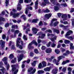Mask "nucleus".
Segmentation results:
<instances>
[{
  "label": "nucleus",
  "instance_id": "obj_1",
  "mask_svg": "<svg viewBox=\"0 0 74 74\" xmlns=\"http://www.w3.org/2000/svg\"><path fill=\"white\" fill-rule=\"evenodd\" d=\"M33 44H35V45H36V46L37 45V42L36 41V40H33L31 43L29 44L28 48L29 49H33V48H34V47H33L32 46V45Z\"/></svg>",
  "mask_w": 74,
  "mask_h": 74
},
{
  "label": "nucleus",
  "instance_id": "obj_2",
  "mask_svg": "<svg viewBox=\"0 0 74 74\" xmlns=\"http://www.w3.org/2000/svg\"><path fill=\"white\" fill-rule=\"evenodd\" d=\"M47 36H48V37H49V36H51V37H52L51 38H50V39L53 42V41H55V40H56L57 38V36H54V35L52 34H48Z\"/></svg>",
  "mask_w": 74,
  "mask_h": 74
},
{
  "label": "nucleus",
  "instance_id": "obj_3",
  "mask_svg": "<svg viewBox=\"0 0 74 74\" xmlns=\"http://www.w3.org/2000/svg\"><path fill=\"white\" fill-rule=\"evenodd\" d=\"M57 21V19L56 18H53L51 21V23H50V26H54V27H56L57 26V25L59 24V22L57 21L53 23V22H54V21Z\"/></svg>",
  "mask_w": 74,
  "mask_h": 74
},
{
  "label": "nucleus",
  "instance_id": "obj_4",
  "mask_svg": "<svg viewBox=\"0 0 74 74\" xmlns=\"http://www.w3.org/2000/svg\"><path fill=\"white\" fill-rule=\"evenodd\" d=\"M16 66V65L13 64L11 65V67H12V71H14V74H16L18 72V69H16L15 67Z\"/></svg>",
  "mask_w": 74,
  "mask_h": 74
},
{
  "label": "nucleus",
  "instance_id": "obj_5",
  "mask_svg": "<svg viewBox=\"0 0 74 74\" xmlns=\"http://www.w3.org/2000/svg\"><path fill=\"white\" fill-rule=\"evenodd\" d=\"M2 60L4 62V64L5 65H7V70H8L9 67H10V66L9 64H7V58L6 57H5L2 59Z\"/></svg>",
  "mask_w": 74,
  "mask_h": 74
},
{
  "label": "nucleus",
  "instance_id": "obj_6",
  "mask_svg": "<svg viewBox=\"0 0 74 74\" xmlns=\"http://www.w3.org/2000/svg\"><path fill=\"white\" fill-rule=\"evenodd\" d=\"M23 13V12H22L20 13H18L16 14L14 13L13 14V13H12V12H11L10 14V16L13 15V18H16V17H18V16H19V14H22Z\"/></svg>",
  "mask_w": 74,
  "mask_h": 74
},
{
  "label": "nucleus",
  "instance_id": "obj_7",
  "mask_svg": "<svg viewBox=\"0 0 74 74\" xmlns=\"http://www.w3.org/2000/svg\"><path fill=\"white\" fill-rule=\"evenodd\" d=\"M49 0H44V2H43L41 4L42 7L45 6V5H47V4H50L51 3L49 2Z\"/></svg>",
  "mask_w": 74,
  "mask_h": 74
},
{
  "label": "nucleus",
  "instance_id": "obj_8",
  "mask_svg": "<svg viewBox=\"0 0 74 74\" xmlns=\"http://www.w3.org/2000/svg\"><path fill=\"white\" fill-rule=\"evenodd\" d=\"M37 36H39L38 38H43L45 36V34H43V33L42 32H39L37 34Z\"/></svg>",
  "mask_w": 74,
  "mask_h": 74
},
{
  "label": "nucleus",
  "instance_id": "obj_9",
  "mask_svg": "<svg viewBox=\"0 0 74 74\" xmlns=\"http://www.w3.org/2000/svg\"><path fill=\"white\" fill-rule=\"evenodd\" d=\"M65 57L63 56H59L58 57V60L55 63L56 65H59V63H58V62H59L60 61V60H61V59H63V58H64Z\"/></svg>",
  "mask_w": 74,
  "mask_h": 74
},
{
  "label": "nucleus",
  "instance_id": "obj_10",
  "mask_svg": "<svg viewBox=\"0 0 74 74\" xmlns=\"http://www.w3.org/2000/svg\"><path fill=\"white\" fill-rule=\"evenodd\" d=\"M27 6L28 7V8H26L25 13L26 14V15H27L28 10H33V8L31 6H30V5H27Z\"/></svg>",
  "mask_w": 74,
  "mask_h": 74
},
{
  "label": "nucleus",
  "instance_id": "obj_11",
  "mask_svg": "<svg viewBox=\"0 0 74 74\" xmlns=\"http://www.w3.org/2000/svg\"><path fill=\"white\" fill-rule=\"evenodd\" d=\"M56 5L57 6H54V10L55 11H58V10H59V7H60V5L59 3L57 2L56 3Z\"/></svg>",
  "mask_w": 74,
  "mask_h": 74
},
{
  "label": "nucleus",
  "instance_id": "obj_12",
  "mask_svg": "<svg viewBox=\"0 0 74 74\" xmlns=\"http://www.w3.org/2000/svg\"><path fill=\"white\" fill-rule=\"evenodd\" d=\"M20 44V42H19V41L18 40L16 41V46L17 47H19V48L20 49H22L23 48V47H22V46H21V45H19V44Z\"/></svg>",
  "mask_w": 74,
  "mask_h": 74
},
{
  "label": "nucleus",
  "instance_id": "obj_13",
  "mask_svg": "<svg viewBox=\"0 0 74 74\" xmlns=\"http://www.w3.org/2000/svg\"><path fill=\"white\" fill-rule=\"evenodd\" d=\"M67 15L66 14H62V18H64L63 19V21H66L67 20Z\"/></svg>",
  "mask_w": 74,
  "mask_h": 74
},
{
  "label": "nucleus",
  "instance_id": "obj_14",
  "mask_svg": "<svg viewBox=\"0 0 74 74\" xmlns=\"http://www.w3.org/2000/svg\"><path fill=\"white\" fill-rule=\"evenodd\" d=\"M23 57V54H21L19 57H18V62H20L21 60L22 59Z\"/></svg>",
  "mask_w": 74,
  "mask_h": 74
},
{
  "label": "nucleus",
  "instance_id": "obj_15",
  "mask_svg": "<svg viewBox=\"0 0 74 74\" xmlns=\"http://www.w3.org/2000/svg\"><path fill=\"white\" fill-rule=\"evenodd\" d=\"M32 30L34 34H36L38 31V29L36 28H33L32 29Z\"/></svg>",
  "mask_w": 74,
  "mask_h": 74
},
{
  "label": "nucleus",
  "instance_id": "obj_16",
  "mask_svg": "<svg viewBox=\"0 0 74 74\" xmlns=\"http://www.w3.org/2000/svg\"><path fill=\"white\" fill-rule=\"evenodd\" d=\"M52 16V14L51 13L49 14H46L45 15V17L47 18V19H49L50 17H51Z\"/></svg>",
  "mask_w": 74,
  "mask_h": 74
},
{
  "label": "nucleus",
  "instance_id": "obj_17",
  "mask_svg": "<svg viewBox=\"0 0 74 74\" xmlns=\"http://www.w3.org/2000/svg\"><path fill=\"white\" fill-rule=\"evenodd\" d=\"M21 4L18 3L17 5V10L18 11H21Z\"/></svg>",
  "mask_w": 74,
  "mask_h": 74
},
{
  "label": "nucleus",
  "instance_id": "obj_18",
  "mask_svg": "<svg viewBox=\"0 0 74 74\" xmlns=\"http://www.w3.org/2000/svg\"><path fill=\"white\" fill-rule=\"evenodd\" d=\"M70 33H73V31L71 30L69 31L66 34L65 37H67L68 36H70Z\"/></svg>",
  "mask_w": 74,
  "mask_h": 74
},
{
  "label": "nucleus",
  "instance_id": "obj_19",
  "mask_svg": "<svg viewBox=\"0 0 74 74\" xmlns=\"http://www.w3.org/2000/svg\"><path fill=\"white\" fill-rule=\"evenodd\" d=\"M52 30L54 32H55L57 34H59V33H60V31H59V30L53 28L52 29Z\"/></svg>",
  "mask_w": 74,
  "mask_h": 74
},
{
  "label": "nucleus",
  "instance_id": "obj_20",
  "mask_svg": "<svg viewBox=\"0 0 74 74\" xmlns=\"http://www.w3.org/2000/svg\"><path fill=\"white\" fill-rule=\"evenodd\" d=\"M52 52V49L51 48L47 49L46 50V52L47 53H49Z\"/></svg>",
  "mask_w": 74,
  "mask_h": 74
},
{
  "label": "nucleus",
  "instance_id": "obj_21",
  "mask_svg": "<svg viewBox=\"0 0 74 74\" xmlns=\"http://www.w3.org/2000/svg\"><path fill=\"white\" fill-rule=\"evenodd\" d=\"M55 58V57L54 56H51L50 58H46V60H48L50 61V62H52V59H54Z\"/></svg>",
  "mask_w": 74,
  "mask_h": 74
},
{
  "label": "nucleus",
  "instance_id": "obj_22",
  "mask_svg": "<svg viewBox=\"0 0 74 74\" xmlns=\"http://www.w3.org/2000/svg\"><path fill=\"white\" fill-rule=\"evenodd\" d=\"M1 47L2 48H3L5 47V42L3 41L2 40H1Z\"/></svg>",
  "mask_w": 74,
  "mask_h": 74
},
{
  "label": "nucleus",
  "instance_id": "obj_23",
  "mask_svg": "<svg viewBox=\"0 0 74 74\" xmlns=\"http://www.w3.org/2000/svg\"><path fill=\"white\" fill-rule=\"evenodd\" d=\"M38 74H42L44 73V71L42 70H39L38 71Z\"/></svg>",
  "mask_w": 74,
  "mask_h": 74
},
{
  "label": "nucleus",
  "instance_id": "obj_24",
  "mask_svg": "<svg viewBox=\"0 0 74 74\" xmlns=\"http://www.w3.org/2000/svg\"><path fill=\"white\" fill-rule=\"evenodd\" d=\"M35 9H37V8H38V0H37L35 2Z\"/></svg>",
  "mask_w": 74,
  "mask_h": 74
},
{
  "label": "nucleus",
  "instance_id": "obj_25",
  "mask_svg": "<svg viewBox=\"0 0 74 74\" xmlns=\"http://www.w3.org/2000/svg\"><path fill=\"white\" fill-rule=\"evenodd\" d=\"M51 70V68L50 67H47L44 69V70L45 71H49Z\"/></svg>",
  "mask_w": 74,
  "mask_h": 74
},
{
  "label": "nucleus",
  "instance_id": "obj_26",
  "mask_svg": "<svg viewBox=\"0 0 74 74\" xmlns=\"http://www.w3.org/2000/svg\"><path fill=\"white\" fill-rule=\"evenodd\" d=\"M18 40V41L20 43V41L21 42V45L23 44V42L22 40H21V39L20 38H18L17 39V41Z\"/></svg>",
  "mask_w": 74,
  "mask_h": 74
},
{
  "label": "nucleus",
  "instance_id": "obj_27",
  "mask_svg": "<svg viewBox=\"0 0 74 74\" xmlns=\"http://www.w3.org/2000/svg\"><path fill=\"white\" fill-rule=\"evenodd\" d=\"M59 26L60 27H63L64 28H66V27H68L69 26L68 25L64 26L63 25H59Z\"/></svg>",
  "mask_w": 74,
  "mask_h": 74
},
{
  "label": "nucleus",
  "instance_id": "obj_28",
  "mask_svg": "<svg viewBox=\"0 0 74 74\" xmlns=\"http://www.w3.org/2000/svg\"><path fill=\"white\" fill-rule=\"evenodd\" d=\"M42 63L43 65V67H45L47 66V63L45 61H43L42 62Z\"/></svg>",
  "mask_w": 74,
  "mask_h": 74
},
{
  "label": "nucleus",
  "instance_id": "obj_29",
  "mask_svg": "<svg viewBox=\"0 0 74 74\" xmlns=\"http://www.w3.org/2000/svg\"><path fill=\"white\" fill-rule=\"evenodd\" d=\"M5 18H4L2 17H0V23L1 22V21H5Z\"/></svg>",
  "mask_w": 74,
  "mask_h": 74
},
{
  "label": "nucleus",
  "instance_id": "obj_30",
  "mask_svg": "<svg viewBox=\"0 0 74 74\" xmlns=\"http://www.w3.org/2000/svg\"><path fill=\"white\" fill-rule=\"evenodd\" d=\"M50 1L51 3H53L54 5H56V3H58L55 2V0H50Z\"/></svg>",
  "mask_w": 74,
  "mask_h": 74
},
{
  "label": "nucleus",
  "instance_id": "obj_31",
  "mask_svg": "<svg viewBox=\"0 0 74 74\" xmlns=\"http://www.w3.org/2000/svg\"><path fill=\"white\" fill-rule=\"evenodd\" d=\"M38 67V68H39V69H41V68H43V67H44V66H42V64H41V63H40L39 64Z\"/></svg>",
  "mask_w": 74,
  "mask_h": 74
},
{
  "label": "nucleus",
  "instance_id": "obj_32",
  "mask_svg": "<svg viewBox=\"0 0 74 74\" xmlns=\"http://www.w3.org/2000/svg\"><path fill=\"white\" fill-rule=\"evenodd\" d=\"M42 11L44 12H50V11H49L48 9H47L46 10H45L44 9H43Z\"/></svg>",
  "mask_w": 74,
  "mask_h": 74
},
{
  "label": "nucleus",
  "instance_id": "obj_33",
  "mask_svg": "<svg viewBox=\"0 0 74 74\" xmlns=\"http://www.w3.org/2000/svg\"><path fill=\"white\" fill-rule=\"evenodd\" d=\"M33 68L31 67L29 68L28 70V72L29 73H31L32 72V71L33 70Z\"/></svg>",
  "mask_w": 74,
  "mask_h": 74
},
{
  "label": "nucleus",
  "instance_id": "obj_34",
  "mask_svg": "<svg viewBox=\"0 0 74 74\" xmlns=\"http://www.w3.org/2000/svg\"><path fill=\"white\" fill-rule=\"evenodd\" d=\"M20 32L18 30H16L15 31V33L14 34V37H16V33H17V34H18Z\"/></svg>",
  "mask_w": 74,
  "mask_h": 74
},
{
  "label": "nucleus",
  "instance_id": "obj_35",
  "mask_svg": "<svg viewBox=\"0 0 74 74\" xmlns=\"http://www.w3.org/2000/svg\"><path fill=\"white\" fill-rule=\"evenodd\" d=\"M65 44H69L70 42V41L68 40H65L64 41Z\"/></svg>",
  "mask_w": 74,
  "mask_h": 74
},
{
  "label": "nucleus",
  "instance_id": "obj_36",
  "mask_svg": "<svg viewBox=\"0 0 74 74\" xmlns=\"http://www.w3.org/2000/svg\"><path fill=\"white\" fill-rule=\"evenodd\" d=\"M37 61H34L32 63V66H35L36 64V62Z\"/></svg>",
  "mask_w": 74,
  "mask_h": 74
},
{
  "label": "nucleus",
  "instance_id": "obj_37",
  "mask_svg": "<svg viewBox=\"0 0 74 74\" xmlns=\"http://www.w3.org/2000/svg\"><path fill=\"white\" fill-rule=\"evenodd\" d=\"M24 1L25 3H29L31 2L32 0H25Z\"/></svg>",
  "mask_w": 74,
  "mask_h": 74
},
{
  "label": "nucleus",
  "instance_id": "obj_38",
  "mask_svg": "<svg viewBox=\"0 0 74 74\" xmlns=\"http://www.w3.org/2000/svg\"><path fill=\"white\" fill-rule=\"evenodd\" d=\"M16 58H14V60H13L11 61V63H15L16 61Z\"/></svg>",
  "mask_w": 74,
  "mask_h": 74
},
{
  "label": "nucleus",
  "instance_id": "obj_39",
  "mask_svg": "<svg viewBox=\"0 0 74 74\" xmlns=\"http://www.w3.org/2000/svg\"><path fill=\"white\" fill-rule=\"evenodd\" d=\"M55 52L57 54H59L60 53V51L58 49H56L55 50Z\"/></svg>",
  "mask_w": 74,
  "mask_h": 74
},
{
  "label": "nucleus",
  "instance_id": "obj_40",
  "mask_svg": "<svg viewBox=\"0 0 74 74\" xmlns=\"http://www.w3.org/2000/svg\"><path fill=\"white\" fill-rule=\"evenodd\" d=\"M38 21L37 19H34L32 20V23H36L37 21Z\"/></svg>",
  "mask_w": 74,
  "mask_h": 74
},
{
  "label": "nucleus",
  "instance_id": "obj_41",
  "mask_svg": "<svg viewBox=\"0 0 74 74\" xmlns=\"http://www.w3.org/2000/svg\"><path fill=\"white\" fill-rule=\"evenodd\" d=\"M20 18H23L24 20H26V18L25 17V16L24 15H23L21 16L20 17Z\"/></svg>",
  "mask_w": 74,
  "mask_h": 74
},
{
  "label": "nucleus",
  "instance_id": "obj_42",
  "mask_svg": "<svg viewBox=\"0 0 74 74\" xmlns=\"http://www.w3.org/2000/svg\"><path fill=\"white\" fill-rule=\"evenodd\" d=\"M9 3V0H6L5 2V4H6V5L7 6L8 5V3Z\"/></svg>",
  "mask_w": 74,
  "mask_h": 74
},
{
  "label": "nucleus",
  "instance_id": "obj_43",
  "mask_svg": "<svg viewBox=\"0 0 74 74\" xmlns=\"http://www.w3.org/2000/svg\"><path fill=\"white\" fill-rule=\"evenodd\" d=\"M10 24L9 23H7L6 24H5V27H8L9 26Z\"/></svg>",
  "mask_w": 74,
  "mask_h": 74
},
{
  "label": "nucleus",
  "instance_id": "obj_44",
  "mask_svg": "<svg viewBox=\"0 0 74 74\" xmlns=\"http://www.w3.org/2000/svg\"><path fill=\"white\" fill-rule=\"evenodd\" d=\"M23 52H24V51L22 50L20 51L19 50H18L17 51V53H23Z\"/></svg>",
  "mask_w": 74,
  "mask_h": 74
},
{
  "label": "nucleus",
  "instance_id": "obj_45",
  "mask_svg": "<svg viewBox=\"0 0 74 74\" xmlns=\"http://www.w3.org/2000/svg\"><path fill=\"white\" fill-rule=\"evenodd\" d=\"M72 27H74V19H72Z\"/></svg>",
  "mask_w": 74,
  "mask_h": 74
},
{
  "label": "nucleus",
  "instance_id": "obj_46",
  "mask_svg": "<svg viewBox=\"0 0 74 74\" xmlns=\"http://www.w3.org/2000/svg\"><path fill=\"white\" fill-rule=\"evenodd\" d=\"M14 58V55L13 54H11L10 55L9 58L11 59Z\"/></svg>",
  "mask_w": 74,
  "mask_h": 74
},
{
  "label": "nucleus",
  "instance_id": "obj_47",
  "mask_svg": "<svg viewBox=\"0 0 74 74\" xmlns=\"http://www.w3.org/2000/svg\"><path fill=\"white\" fill-rule=\"evenodd\" d=\"M68 72H71L72 70V69L70 67H69L68 68Z\"/></svg>",
  "mask_w": 74,
  "mask_h": 74
},
{
  "label": "nucleus",
  "instance_id": "obj_48",
  "mask_svg": "<svg viewBox=\"0 0 74 74\" xmlns=\"http://www.w3.org/2000/svg\"><path fill=\"white\" fill-rule=\"evenodd\" d=\"M36 69H34L33 71L31 73H30V74H34L36 72Z\"/></svg>",
  "mask_w": 74,
  "mask_h": 74
},
{
  "label": "nucleus",
  "instance_id": "obj_49",
  "mask_svg": "<svg viewBox=\"0 0 74 74\" xmlns=\"http://www.w3.org/2000/svg\"><path fill=\"white\" fill-rule=\"evenodd\" d=\"M34 52L35 53H38V50L37 49H35L34 50Z\"/></svg>",
  "mask_w": 74,
  "mask_h": 74
},
{
  "label": "nucleus",
  "instance_id": "obj_50",
  "mask_svg": "<svg viewBox=\"0 0 74 74\" xmlns=\"http://www.w3.org/2000/svg\"><path fill=\"white\" fill-rule=\"evenodd\" d=\"M23 38L24 40H27V36L25 35H24Z\"/></svg>",
  "mask_w": 74,
  "mask_h": 74
},
{
  "label": "nucleus",
  "instance_id": "obj_51",
  "mask_svg": "<svg viewBox=\"0 0 74 74\" xmlns=\"http://www.w3.org/2000/svg\"><path fill=\"white\" fill-rule=\"evenodd\" d=\"M56 44L54 43H53L52 45H51V47L53 48H54L55 46H56Z\"/></svg>",
  "mask_w": 74,
  "mask_h": 74
},
{
  "label": "nucleus",
  "instance_id": "obj_52",
  "mask_svg": "<svg viewBox=\"0 0 74 74\" xmlns=\"http://www.w3.org/2000/svg\"><path fill=\"white\" fill-rule=\"evenodd\" d=\"M51 44V42H49V43L47 44V47H49L50 46V44Z\"/></svg>",
  "mask_w": 74,
  "mask_h": 74
},
{
  "label": "nucleus",
  "instance_id": "obj_53",
  "mask_svg": "<svg viewBox=\"0 0 74 74\" xmlns=\"http://www.w3.org/2000/svg\"><path fill=\"white\" fill-rule=\"evenodd\" d=\"M41 49L42 50H44V49H46V47L45 46H43L41 47Z\"/></svg>",
  "mask_w": 74,
  "mask_h": 74
},
{
  "label": "nucleus",
  "instance_id": "obj_54",
  "mask_svg": "<svg viewBox=\"0 0 74 74\" xmlns=\"http://www.w3.org/2000/svg\"><path fill=\"white\" fill-rule=\"evenodd\" d=\"M26 30L27 31H25V33H26V34H28V32H27V31H28V32H30V29H29V28L28 29H27Z\"/></svg>",
  "mask_w": 74,
  "mask_h": 74
},
{
  "label": "nucleus",
  "instance_id": "obj_55",
  "mask_svg": "<svg viewBox=\"0 0 74 74\" xmlns=\"http://www.w3.org/2000/svg\"><path fill=\"white\" fill-rule=\"evenodd\" d=\"M6 38V37L5 36V35L4 34H3L2 36V38L3 40H5V38Z\"/></svg>",
  "mask_w": 74,
  "mask_h": 74
},
{
  "label": "nucleus",
  "instance_id": "obj_56",
  "mask_svg": "<svg viewBox=\"0 0 74 74\" xmlns=\"http://www.w3.org/2000/svg\"><path fill=\"white\" fill-rule=\"evenodd\" d=\"M67 38L68 39H70V40H73V38H72V37L71 36H69L67 37Z\"/></svg>",
  "mask_w": 74,
  "mask_h": 74
},
{
  "label": "nucleus",
  "instance_id": "obj_57",
  "mask_svg": "<svg viewBox=\"0 0 74 74\" xmlns=\"http://www.w3.org/2000/svg\"><path fill=\"white\" fill-rule=\"evenodd\" d=\"M62 71H63V72H65V71H66V68L64 67L62 69Z\"/></svg>",
  "mask_w": 74,
  "mask_h": 74
},
{
  "label": "nucleus",
  "instance_id": "obj_58",
  "mask_svg": "<svg viewBox=\"0 0 74 74\" xmlns=\"http://www.w3.org/2000/svg\"><path fill=\"white\" fill-rule=\"evenodd\" d=\"M46 32H49V33H51L52 32V30L49 29L46 31Z\"/></svg>",
  "mask_w": 74,
  "mask_h": 74
},
{
  "label": "nucleus",
  "instance_id": "obj_59",
  "mask_svg": "<svg viewBox=\"0 0 74 74\" xmlns=\"http://www.w3.org/2000/svg\"><path fill=\"white\" fill-rule=\"evenodd\" d=\"M15 45H13L12 46V47L11 48L12 49H15Z\"/></svg>",
  "mask_w": 74,
  "mask_h": 74
},
{
  "label": "nucleus",
  "instance_id": "obj_60",
  "mask_svg": "<svg viewBox=\"0 0 74 74\" xmlns=\"http://www.w3.org/2000/svg\"><path fill=\"white\" fill-rule=\"evenodd\" d=\"M39 26H42V21H40L39 24Z\"/></svg>",
  "mask_w": 74,
  "mask_h": 74
},
{
  "label": "nucleus",
  "instance_id": "obj_61",
  "mask_svg": "<svg viewBox=\"0 0 74 74\" xmlns=\"http://www.w3.org/2000/svg\"><path fill=\"white\" fill-rule=\"evenodd\" d=\"M56 62V59H54L53 60V63H55Z\"/></svg>",
  "mask_w": 74,
  "mask_h": 74
},
{
  "label": "nucleus",
  "instance_id": "obj_62",
  "mask_svg": "<svg viewBox=\"0 0 74 74\" xmlns=\"http://www.w3.org/2000/svg\"><path fill=\"white\" fill-rule=\"evenodd\" d=\"M60 44L58 43V45L57 48H60Z\"/></svg>",
  "mask_w": 74,
  "mask_h": 74
},
{
  "label": "nucleus",
  "instance_id": "obj_63",
  "mask_svg": "<svg viewBox=\"0 0 74 74\" xmlns=\"http://www.w3.org/2000/svg\"><path fill=\"white\" fill-rule=\"evenodd\" d=\"M41 40H40V39H38V43H40V42H41Z\"/></svg>",
  "mask_w": 74,
  "mask_h": 74
},
{
  "label": "nucleus",
  "instance_id": "obj_64",
  "mask_svg": "<svg viewBox=\"0 0 74 74\" xmlns=\"http://www.w3.org/2000/svg\"><path fill=\"white\" fill-rule=\"evenodd\" d=\"M74 11V9L73 8H72V9L70 11V12H73Z\"/></svg>",
  "mask_w": 74,
  "mask_h": 74
}]
</instances>
